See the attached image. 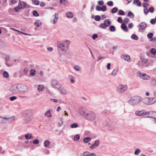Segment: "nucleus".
<instances>
[{
  "mask_svg": "<svg viewBox=\"0 0 156 156\" xmlns=\"http://www.w3.org/2000/svg\"><path fill=\"white\" fill-rule=\"evenodd\" d=\"M58 50L59 52L60 51L66 52L68 50V48L69 44V41L66 40L65 41L57 42Z\"/></svg>",
  "mask_w": 156,
  "mask_h": 156,
  "instance_id": "nucleus-1",
  "label": "nucleus"
},
{
  "mask_svg": "<svg viewBox=\"0 0 156 156\" xmlns=\"http://www.w3.org/2000/svg\"><path fill=\"white\" fill-rule=\"evenodd\" d=\"M153 97H145L143 98L142 101L144 104L150 105L154 104L156 102V91L153 92Z\"/></svg>",
  "mask_w": 156,
  "mask_h": 156,
  "instance_id": "nucleus-2",
  "label": "nucleus"
},
{
  "mask_svg": "<svg viewBox=\"0 0 156 156\" xmlns=\"http://www.w3.org/2000/svg\"><path fill=\"white\" fill-rule=\"evenodd\" d=\"M143 99L140 96H137L131 98L128 101L129 103L131 105H135L139 104Z\"/></svg>",
  "mask_w": 156,
  "mask_h": 156,
  "instance_id": "nucleus-3",
  "label": "nucleus"
},
{
  "mask_svg": "<svg viewBox=\"0 0 156 156\" xmlns=\"http://www.w3.org/2000/svg\"><path fill=\"white\" fill-rule=\"evenodd\" d=\"M96 115L95 113L92 111L87 112L85 119L89 121H93L96 119Z\"/></svg>",
  "mask_w": 156,
  "mask_h": 156,
  "instance_id": "nucleus-4",
  "label": "nucleus"
},
{
  "mask_svg": "<svg viewBox=\"0 0 156 156\" xmlns=\"http://www.w3.org/2000/svg\"><path fill=\"white\" fill-rule=\"evenodd\" d=\"M18 86L19 94L27 92L28 91V88L25 85L20 83L18 84Z\"/></svg>",
  "mask_w": 156,
  "mask_h": 156,
  "instance_id": "nucleus-5",
  "label": "nucleus"
},
{
  "mask_svg": "<svg viewBox=\"0 0 156 156\" xmlns=\"http://www.w3.org/2000/svg\"><path fill=\"white\" fill-rule=\"evenodd\" d=\"M51 86L54 88L58 90L62 85L61 83L56 80H53L51 81Z\"/></svg>",
  "mask_w": 156,
  "mask_h": 156,
  "instance_id": "nucleus-6",
  "label": "nucleus"
},
{
  "mask_svg": "<svg viewBox=\"0 0 156 156\" xmlns=\"http://www.w3.org/2000/svg\"><path fill=\"white\" fill-rule=\"evenodd\" d=\"M9 90L13 94H19L18 84L11 86L9 88Z\"/></svg>",
  "mask_w": 156,
  "mask_h": 156,
  "instance_id": "nucleus-7",
  "label": "nucleus"
},
{
  "mask_svg": "<svg viewBox=\"0 0 156 156\" xmlns=\"http://www.w3.org/2000/svg\"><path fill=\"white\" fill-rule=\"evenodd\" d=\"M137 75L143 79L145 80H149L150 79V77L148 75L145 73H142L140 71L137 73Z\"/></svg>",
  "mask_w": 156,
  "mask_h": 156,
  "instance_id": "nucleus-8",
  "label": "nucleus"
},
{
  "mask_svg": "<svg viewBox=\"0 0 156 156\" xmlns=\"http://www.w3.org/2000/svg\"><path fill=\"white\" fill-rule=\"evenodd\" d=\"M148 61V60L147 59L144 58H141L140 60L139 61L137 64L141 68H143L144 66H145Z\"/></svg>",
  "mask_w": 156,
  "mask_h": 156,
  "instance_id": "nucleus-9",
  "label": "nucleus"
},
{
  "mask_svg": "<svg viewBox=\"0 0 156 156\" xmlns=\"http://www.w3.org/2000/svg\"><path fill=\"white\" fill-rule=\"evenodd\" d=\"M117 91L119 92H123L126 90L127 87L126 85H119L117 87Z\"/></svg>",
  "mask_w": 156,
  "mask_h": 156,
  "instance_id": "nucleus-10",
  "label": "nucleus"
},
{
  "mask_svg": "<svg viewBox=\"0 0 156 156\" xmlns=\"http://www.w3.org/2000/svg\"><path fill=\"white\" fill-rule=\"evenodd\" d=\"M147 111L145 110L137 111L135 112V114L137 116H145L147 115Z\"/></svg>",
  "mask_w": 156,
  "mask_h": 156,
  "instance_id": "nucleus-11",
  "label": "nucleus"
},
{
  "mask_svg": "<svg viewBox=\"0 0 156 156\" xmlns=\"http://www.w3.org/2000/svg\"><path fill=\"white\" fill-rule=\"evenodd\" d=\"M147 115H148L149 116H147L146 117L148 118H150L152 119H154L156 115V112L153 111H147Z\"/></svg>",
  "mask_w": 156,
  "mask_h": 156,
  "instance_id": "nucleus-12",
  "label": "nucleus"
},
{
  "mask_svg": "<svg viewBox=\"0 0 156 156\" xmlns=\"http://www.w3.org/2000/svg\"><path fill=\"white\" fill-rule=\"evenodd\" d=\"M78 112L80 115L84 117L85 118L86 115L87 113V112L85 110L82 108H80L78 110Z\"/></svg>",
  "mask_w": 156,
  "mask_h": 156,
  "instance_id": "nucleus-13",
  "label": "nucleus"
},
{
  "mask_svg": "<svg viewBox=\"0 0 156 156\" xmlns=\"http://www.w3.org/2000/svg\"><path fill=\"white\" fill-rule=\"evenodd\" d=\"M60 92L61 94L65 95L67 93V91L65 87H64L62 85H61L60 87L58 90Z\"/></svg>",
  "mask_w": 156,
  "mask_h": 156,
  "instance_id": "nucleus-14",
  "label": "nucleus"
},
{
  "mask_svg": "<svg viewBox=\"0 0 156 156\" xmlns=\"http://www.w3.org/2000/svg\"><path fill=\"white\" fill-rule=\"evenodd\" d=\"M100 144V141L99 140H98L95 141L94 143V144H91L90 146V148L91 150L94 149L97 147H98Z\"/></svg>",
  "mask_w": 156,
  "mask_h": 156,
  "instance_id": "nucleus-15",
  "label": "nucleus"
},
{
  "mask_svg": "<svg viewBox=\"0 0 156 156\" xmlns=\"http://www.w3.org/2000/svg\"><path fill=\"white\" fill-rule=\"evenodd\" d=\"M96 10L98 11H102L103 12L105 11L107 9L106 6L105 5H103L102 7L97 5L96 7Z\"/></svg>",
  "mask_w": 156,
  "mask_h": 156,
  "instance_id": "nucleus-16",
  "label": "nucleus"
},
{
  "mask_svg": "<svg viewBox=\"0 0 156 156\" xmlns=\"http://www.w3.org/2000/svg\"><path fill=\"white\" fill-rule=\"evenodd\" d=\"M52 17L54 18L53 20L52 21L53 24L55 23L58 20V16L57 13H55L54 15L52 16Z\"/></svg>",
  "mask_w": 156,
  "mask_h": 156,
  "instance_id": "nucleus-17",
  "label": "nucleus"
},
{
  "mask_svg": "<svg viewBox=\"0 0 156 156\" xmlns=\"http://www.w3.org/2000/svg\"><path fill=\"white\" fill-rule=\"evenodd\" d=\"M20 2L19 3V5L21 9L27 8L28 5L23 1H20Z\"/></svg>",
  "mask_w": 156,
  "mask_h": 156,
  "instance_id": "nucleus-18",
  "label": "nucleus"
},
{
  "mask_svg": "<svg viewBox=\"0 0 156 156\" xmlns=\"http://www.w3.org/2000/svg\"><path fill=\"white\" fill-rule=\"evenodd\" d=\"M121 58H123L125 60L127 61H129L130 59V56L126 54L122 55L121 56Z\"/></svg>",
  "mask_w": 156,
  "mask_h": 156,
  "instance_id": "nucleus-19",
  "label": "nucleus"
},
{
  "mask_svg": "<svg viewBox=\"0 0 156 156\" xmlns=\"http://www.w3.org/2000/svg\"><path fill=\"white\" fill-rule=\"evenodd\" d=\"M15 118L14 117H5L4 119L5 123H9L14 120Z\"/></svg>",
  "mask_w": 156,
  "mask_h": 156,
  "instance_id": "nucleus-20",
  "label": "nucleus"
},
{
  "mask_svg": "<svg viewBox=\"0 0 156 156\" xmlns=\"http://www.w3.org/2000/svg\"><path fill=\"white\" fill-rule=\"evenodd\" d=\"M150 83L152 86L156 87V76L151 79Z\"/></svg>",
  "mask_w": 156,
  "mask_h": 156,
  "instance_id": "nucleus-21",
  "label": "nucleus"
},
{
  "mask_svg": "<svg viewBox=\"0 0 156 156\" xmlns=\"http://www.w3.org/2000/svg\"><path fill=\"white\" fill-rule=\"evenodd\" d=\"M52 112V110L49 109L45 113V115L48 117H51V112Z\"/></svg>",
  "mask_w": 156,
  "mask_h": 156,
  "instance_id": "nucleus-22",
  "label": "nucleus"
},
{
  "mask_svg": "<svg viewBox=\"0 0 156 156\" xmlns=\"http://www.w3.org/2000/svg\"><path fill=\"white\" fill-rule=\"evenodd\" d=\"M121 28L125 32H127L128 30L126 25L124 23H122L121 25Z\"/></svg>",
  "mask_w": 156,
  "mask_h": 156,
  "instance_id": "nucleus-23",
  "label": "nucleus"
},
{
  "mask_svg": "<svg viewBox=\"0 0 156 156\" xmlns=\"http://www.w3.org/2000/svg\"><path fill=\"white\" fill-rule=\"evenodd\" d=\"M147 26V23L144 22H143L140 24L139 26L142 28V29H144Z\"/></svg>",
  "mask_w": 156,
  "mask_h": 156,
  "instance_id": "nucleus-24",
  "label": "nucleus"
},
{
  "mask_svg": "<svg viewBox=\"0 0 156 156\" xmlns=\"http://www.w3.org/2000/svg\"><path fill=\"white\" fill-rule=\"evenodd\" d=\"M106 25V27L109 26L111 24L110 20L108 19H106L105 20L103 23Z\"/></svg>",
  "mask_w": 156,
  "mask_h": 156,
  "instance_id": "nucleus-25",
  "label": "nucleus"
},
{
  "mask_svg": "<svg viewBox=\"0 0 156 156\" xmlns=\"http://www.w3.org/2000/svg\"><path fill=\"white\" fill-rule=\"evenodd\" d=\"M69 78L70 80L71 83H74L75 82V77L71 75L69 76Z\"/></svg>",
  "mask_w": 156,
  "mask_h": 156,
  "instance_id": "nucleus-26",
  "label": "nucleus"
},
{
  "mask_svg": "<svg viewBox=\"0 0 156 156\" xmlns=\"http://www.w3.org/2000/svg\"><path fill=\"white\" fill-rule=\"evenodd\" d=\"M66 15L69 18H72L73 16V14L71 12H68L66 13Z\"/></svg>",
  "mask_w": 156,
  "mask_h": 156,
  "instance_id": "nucleus-27",
  "label": "nucleus"
},
{
  "mask_svg": "<svg viewBox=\"0 0 156 156\" xmlns=\"http://www.w3.org/2000/svg\"><path fill=\"white\" fill-rule=\"evenodd\" d=\"M44 88L43 85H39L38 86L37 90L39 92L43 91Z\"/></svg>",
  "mask_w": 156,
  "mask_h": 156,
  "instance_id": "nucleus-28",
  "label": "nucleus"
},
{
  "mask_svg": "<svg viewBox=\"0 0 156 156\" xmlns=\"http://www.w3.org/2000/svg\"><path fill=\"white\" fill-rule=\"evenodd\" d=\"M133 3H136L138 6H140L141 5V3L139 0H133Z\"/></svg>",
  "mask_w": 156,
  "mask_h": 156,
  "instance_id": "nucleus-29",
  "label": "nucleus"
},
{
  "mask_svg": "<svg viewBox=\"0 0 156 156\" xmlns=\"http://www.w3.org/2000/svg\"><path fill=\"white\" fill-rule=\"evenodd\" d=\"M91 140L90 137H86L83 139V142L85 143H87L90 141Z\"/></svg>",
  "mask_w": 156,
  "mask_h": 156,
  "instance_id": "nucleus-30",
  "label": "nucleus"
},
{
  "mask_svg": "<svg viewBox=\"0 0 156 156\" xmlns=\"http://www.w3.org/2000/svg\"><path fill=\"white\" fill-rule=\"evenodd\" d=\"M50 144V142L48 140H46L44 142V146L45 147H48Z\"/></svg>",
  "mask_w": 156,
  "mask_h": 156,
  "instance_id": "nucleus-31",
  "label": "nucleus"
},
{
  "mask_svg": "<svg viewBox=\"0 0 156 156\" xmlns=\"http://www.w3.org/2000/svg\"><path fill=\"white\" fill-rule=\"evenodd\" d=\"M42 23L39 20H37L34 23V25L36 26V27H39L41 25Z\"/></svg>",
  "mask_w": 156,
  "mask_h": 156,
  "instance_id": "nucleus-32",
  "label": "nucleus"
},
{
  "mask_svg": "<svg viewBox=\"0 0 156 156\" xmlns=\"http://www.w3.org/2000/svg\"><path fill=\"white\" fill-rule=\"evenodd\" d=\"M154 64V61L153 60H151L149 61L148 63L146 64L145 66L146 67H147L149 66H151L153 65Z\"/></svg>",
  "mask_w": 156,
  "mask_h": 156,
  "instance_id": "nucleus-33",
  "label": "nucleus"
},
{
  "mask_svg": "<svg viewBox=\"0 0 156 156\" xmlns=\"http://www.w3.org/2000/svg\"><path fill=\"white\" fill-rule=\"evenodd\" d=\"M127 16L131 18H133L134 17L133 13L131 12H128Z\"/></svg>",
  "mask_w": 156,
  "mask_h": 156,
  "instance_id": "nucleus-34",
  "label": "nucleus"
},
{
  "mask_svg": "<svg viewBox=\"0 0 156 156\" xmlns=\"http://www.w3.org/2000/svg\"><path fill=\"white\" fill-rule=\"evenodd\" d=\"M118 71V69H114L112 73V75L113 76H115L116 75Z\"/></svg>",
  "mask_w": 156,
  "mask_h": 156,
  "instance_id": "nucleus-35",
  "label": "nucleus"
},
{
  "mask_svg": "<svg viewBox=\"0 0 156 156\" xmlns=\"http://www.w3.org/2000/svg\"><path fill=\"white\" fill-rule=\"evenodd\" d=\"M32 136V135L31 134H27L25 135V137L27 140L30 139Z\"/></svg>",
  "mask_w": 156,
  "mask_h": 156,
  "instance_id": "nucleus-36",
  "label": "nucleus"
},
{
  "mask_svg": "<svg viewBox=\"0 0 156 156\" xmlns=\"http://www.w3.org/2000/svg\"><path fill=\"white\" fill-rule=\"evenodd\" d=\"M3 75L4 77L8 78L9 77V73L6 71H4L3 73Z\"/></svg>",
  "mask_w": 156,
  "mask_h": 156,
  "instance_id": "nucleus-37",
  "label": "nucleus"
},
{
  "mask_svg": "<svg viewBox=\"0 0 156 156\" xmlns=\"http://www.w3.org/2000/svg\"><path fill=\"white\" fill-rule=\"evenodd\" d=\"M131 37L132 39L134 40H137L138 39V37L135 34H133L131 36Z\"/></svg>",
  "mask_w": 156,
  "mask_h": 156,
  "instance_id": "nucleus-38",
  "label": "nucleus"
},
{
  "mask_svg": "<svg viewBox=\"0 0 156 156\" xmlns=\"http://www.w3.org/2000/svg\"><path fill=\"white\" fill-rule=\"evenodd\" d=\"M78 126V125L77 123L72 124L71 125V127L72 128H76Z\"/></svg>",
  "mask_w": 156,
  "mask_h": 156,
  "instance_id": "nucleus-39",
  "label": "nucleus"
},
{
  "mask_svg": "<svg viewBox=\"0 0 156 156\" xmlns=\"http://www.w3.org/2000/svg\"><path fill=\"white\" fill-rule=\"evenodd\" d=\"M99 27L102 29H105L106 28V25L104 24L103 23H101L100 24L99 26Z\"/></svg>",
  "mask_w": 156,
  "mask_h": 156,
  "instance_id": "nucleus-40",
  "label": "nucleus"
},
{
  "mask_svg": "<svg viewBox=\"0 0 156 156\" xmlns=\"http://www.w3.org/2000/svg\"><path fill=\"white\" fill-rule=\"evenodd\" d=\"M109 30L111 32H114L115 30V28L114 26H111L109 27Z\"/></svg>",
  "mask_w": 156,
  "mask_h": 156,
  "instance_id": "nucleus-41",
  "label": "nucleus"
},
{
  "mask_svg": "<svg viewBox=\"0 0 156 156\" xmlns=\"http://www.w3.org/2000/svg\"><path fill=\"white\" fill-rule=\"evenodd\" d=\"M4 118L0 116V123H5Z\"/></svg>",
  "mask_w": 156,
  "mask_h": 156,
  "instance_id": "nucleus-42",
  "label": "nucleus"
},
{
  "mask_svg": "<svg viewBox=\"0 0 156 156\" xmlns=\"http://www.w3.org/2000/svg\"><path fill=\"white\" fill-rule=\"evenodd\" d=\"M74 68L76 71H79L80 70L81 67L78 65H76L74 67Z\"/></svg>",
  "mask_w": 156,
  "mask_h": 156,
  "instance_id": "nucleus-43",
  "label": "nucleus"
},
{
  "mask_svg": "<svg viewBox=\"0 0 156 156\" xmlns=\"http://www.w3.org/2000/svg\"><path fill=\"white\" fill-rule=\"evenodd\" d=\"M32 3L34 4L38 5L39 4V2L38 0H32Z\"/></svg>",
  "mask_w": 156,
  "mask_h": 156,
  "instance_id": "nucleus-44",
  "label": "nucleus"
},
{
  "mask_svg": "<svg viewBox=\"0 0 156 156\" xmlns=\"http://www.w3.org/2000/svg\"><path fill=\"white\" fill-rule=\"evenodd\" d=\"M118 10V9L117 7L113 8L111 10V12L114 13L116 12Z\"/></svg>",
  "mask_w": 156,
  "mask_h": 156,
  "instance_id": "nucleus-45",
  "label": "nucleus"
},
{
  "mask_svg": "<svg viewBox=\"0 0 156 156\" xmlns=\"http://www.w3.org/2000/svg\"><path fill=\"white\" fill-rule=\"evenodd\" d=\"M147 37L149 39H151L153 36V33H150L147 34Z\"/></svg>",
  "mask_w": 156,
  "mask_h": 156,
  "instance_id": "nucleus-46",
  "label": "nucleus"
},
{
  "mask_svg": "<svg viewBox=\"0 0 156 156\" xmlns=\"http://www.w3.org/2000/svg\"><path fill=\"white\" fill-rule=\"evenodd\" d=\"M36 71L35 70L31 69L30 71V74L32 76H34L35 74Z\"/></svg>",
  "mask_w": 156,
  "mask_h": 156,
  "instance_id": "nucleus-47",
  "label": "nucleus"
},
{
  "mask_svg": "<svg viewBox=\"0 0 156 156\" xmlns=\"http://www.w3.org/2000/svg\"><path fill=\"white\" fill-rule=\"evenodd\" d=\"M150 52L152 54L155 55L156 53V50L154 48H152L151 49Z\"/></svg>",
  "mask_w": 156,
  "mask_h": 156,
  "instance_id": "nucleus-48",
  "label": "nucleus"
},
{
  "mask_svg": "<svg viewBox=\"0 0 156 156\" xmlns=\"http://www.w3.org/2000/svg\"><path fill=\"white\" fill-rule=\"evenodd\" d=\"M140 152V150L139 149H135V151L134 152L135 155H138Z\"/></svg>",
  "mask_w": 156,
  "mask_h": 156,
  "instance_id": "nucleus-49",
  "label": "nucleus"
},
{
  "mask_svg": "<svg viewBox=\"0 0 156 156\" xmlns=\"http://www.w3.org/2000/svg\"><path fill=\"white\" fill-rule=\"evenodd\" d=\"M149 10L147 8H144V13L145 15H147L149 12Z\"/></svg>",
  "mask_w": 156,
  "mask_h": 156,
  "instance_id": "nucleus-50",
  "label": "nucleus"
},
{
  "mask_svg": "<svg viewBox=\"0 0 156 156\" xmlns=\"http://www.w3.org/2000/svg\"><path fill=\"white\" fill-rule=\"evenodd\" d=\"M80 138V136L79 134L76 135L74 137V140L77 141L79 140Z\"/></svg>",
  "mask_w": 156,
  "mask_h": 156,
  "instance_id": "nucleus-51",
  "label": "nucleus"
},
{
  "mask_svg": "<svg viewBox=\"0 0 156 156\" xmlns=\"http://www.w3.org/2000/svg\"><path fill=\"white\" fill-rule=\"evenodd\" d=\"M107 5L108 6H112L113 5V3L112 1H109L107 2Z\"/></svg>",
  "mask_w": 156,
  "mask_h": 156,
  "instance_id": "nucleus-52",
  "label": "nucleus"
},
{
  "mask_svg": "<svg viewBox=\"0 0 156 156\" xmlns=\"http://www.w3.org/2000/svg\"><path fill=\"white\" fill-rule=\"evenodd\" d=\"M33 14L34 16H38L39 15L37 12L36 10H34L33 11Z\"/></svg>",
  "mask_w": 156,
  "mask_h": 156,
  "instance_id": "nucleus-53",
  "label": "nucleus"
},
{
  "mask_svg": "<svg viewBox=\"0 0 156 156\" xmlns=\"http://www.w3.org/2000/svg\"><path fill=\"white\" fill-rule=\"evenodd\" d=\"M118 14L119 15H124L125 13L124 12L121 10H119L118 12Z\"/></svg>",
  "mask_w": 156,
  "mask_h": 156,
  "instance_id": "nucleus-54",
  "label": "nucleus"
},
{
  "mask_svg": "<svg viewBox=\"0 0 156 156\" xmlns=\"http://www.w3.org/2000/svg\"><path fill=\"white\" fill-rule=\"evenodd\" d=\"M20 9H21V8L20 7H19V5L18 6H16L14 8V10L16 12H18Z\"/></svg>",
  "mask_w": 156,
  "mask_h": 156,
  "instance_id": "nucleus-55",
  "label": "nucleus"
},
{
  "mask_svg": "<svg viewBox=\"0 0 156 156\" xmlns=\"http://www.w3.org/2000/svg\"><path fill=\"white\" fill-rule=\"evenodd\" d=\"M101 19V17L98 15L96 16H95V19L97 21H99Z\"/></svg>",
  "mask_w": 156,
  "mask_h": 156,
  "instance_id": "nucleus-56",
  "label": "nucleus"
},
{
  "mask_svg": "<svg viewBox=\"0 0 156 156\" xmlns=\"http://www.w3.org/2000/svg\"><path fill=\"white\" fill-rule=\"evenodd\" d=\"M33 143L34 144H38L39 143V140L38 139H35L33 140Z\"/></svg>",
  "mask_w": 156,
  "mask_h": 156,
  "instance_id": "nucleus-57",
  "label": "nucleus"
},
{
  "mask_svg": "<svg viewBox=\"0 0 156 156\" xmlns=\"http://www.w3.org/2000/svg\"><path fill=\"white\" fill-rule=\"evenodd\" d=\"M154 8L153 7H151L149 9V11L151 13H153L154 12Z\"/></svg>",
  "mask_w": 156,
  "mask_h": 156,
  "instance_id": "nucleus-58",
  "label": "nucleus"
},
{
  "mask_svg": "<svg viewBox=\"0 0 156 156\" xmlns=\"http://www.w3.org/2000/svg\"><path fill=\"white\" fill-rule=\"evenodd\" d=\"M10 58V56L9 55H5V61H8L9 60Z\"/></svg>",
  "mask_w": 156,
  "mask_h": 156,
  "instance_id": "nucleus-59",
  "label": "nucleus"
},
{
  "mask_svg": "<svg viewBox=\"0 0 156 156\" xmlns=\"http://www.w3.org/2000/svg\"><path fill=\"white\" fill-rule=\"evenodd\" d=\"M117 21L118 22L120 23H122L123 22L122 18L120 17H119L118 18Z\"/></svg>",
  "mask_w": 156,
  "mask_h": 156,
  "instance_id": "nucleus-60",
  "label": "nucleus"
},
{
  "mask_svg": "<svg viewBox=\"0 0 156 156\" xmlns=\"http://www.w3.org/2000/svg\"><path fill=\"white\" fill-rule=\"evenodd\" d=\"M17 98V97L15 96H12L9 98V100L11 101H13L16 99Z\"/></svg>",
  "mask_w": 156,
  "mask_h": 156,
  "instance_id": "nucleus-61",
  "label": "nucleus"
},
{
  "mask_svg": "<svg viewBox=\"0 0 156 156\" xmlns=\"http://www.w3.org/2000/svg\"><path fill=\"white\" fill-rule=\"evenodd\" d=\"M149 4L148 3H147L145 2H144L142 4L144 8H147V6L149 5Z\"/></svg>",
  "mask_w": 156,
  "mask_h": 156,
  "instance_id": "nucleus-62",
  "label": "nucleus"
},
{
  "mask_svg": "<svg viewBox=\"0 0 156 156\" xmlns=\"http://www.w3.org/2000/svg\"><path fill=\"white\" fill-rule=\"evenodd\" d=\"M98 37L97 34H94L92 36V38L94 40H95Z\"/></svg>",
  "mask_w": 156,
  "mask_h": 156,
  "instance_id": "nucleus-63",
  "label": "nucleus"
},
{
  "mask_svg": "<svg viewBox=\"0 0 156 156\" xmlns=\"http://www.w3.org/2000/svg\"><path fill=\"white\" fill-rule=\"evenodd\" d=\"M89 152L88 151L84 152L83 154V156H89Z\"/></svg>",
  "mask_w": 156,
  "mask_h": 156,
  "instance_id": "nucleus-64",
  "label": "nucleus"
}]
</instances>
